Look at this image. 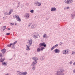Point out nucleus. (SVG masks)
I'll return each instance as SVG.
<instances>
[{
  "label": "nucleus",
  "instance_id": "1",
  "mask_svg": "<svg viewBox=\"0 0 75 75\" xmlns=\"http://www.w3.org/2000/svg\"><path fill=\"white\" fill-rule=\"evenodd\" d=\"M57 75H64L65 70L59 68L57 71Z\"/></svg>",
  "mask_w": 75,
  "mask_h": 75
},
{
  "label": "nucleus",
  "instance_id": "2",
  "mask_svg": "<svg viewBox=\"0 0 75 75\" xmlns=\"http://www.w3.org/2000/svg\"><path fill=\"white\" fill-rule=\"evenodd\" d=\"M32 59L34 60V61L33 62L32 64H31V66H33L34 65H35L37 64V60H38V58L37 57H34L32 58Z\"/></svg>",
  "mask_w": 75,
  "mask_h": 75
},
{
  "label": "nucleus",
  "instance_id": "3",
  "mask_svg": "<svg viewBox=\"0 0 75 75\" xmlns=\"http://www.w3.org/2000/svg\"><path fill=\"white\" fill-rule=\"evenodd\" d=\"M17 73L18 74V75L19 74V75H26L27 74V72L21 73V72H20V71H18Z\"/></svg>",
  "mask_w": 75,
  "mask_h": 75
},
{
  "label": "nucleus",
  "instance_id": "4",
  "mask_svg": "<svg viewBox=\"0 0 75 75\" xmlns=\"http://www.w3.org/2000/svg\"><path fill=\"white\" fill-rule=\"evenodd\" d=\"M34 4L35 6H41V3L38 2L37 1H36L35 2Z\"/></svg>",
  "mask_w": 75,
  "mask_h": 75
},
{
  "label": "nucleus",
  "instance_id": "5",
  "mask_svg": "<svg viewBox=\"0 0 75 75\" xmlns=\"http://www.w3.org/2000/svg\"><path fill=\"white\" fill-rule=\"evenodd\" d=\"M15 18L17 21H21V19L18 15H15Z\"/></svg>",
  "mask_w": 75,
  "mask_h": 75
},
{
  "label": "nucleus",
  "instance_id": "6",
  "mask_svg": "<svg viewBox=\"0 0 75 75\" xmlns=\"http://www.w3.org/2000/svg\"><path fill=\"white\" fill-rule=\"evenodd\" d=\"M33 36L35 38H38V33L35 32L33 33Z\"/></svg>",
  "mask_w": 75,
  "mask_h": 75
},
{
  "label": "nucleus",
  "instance_id": "7",
  "mask_svg": "<svg viewBox=\"0 0 75 75\" xmlns=\"http://www.w3.org/2000/svg\"><path fill=\"white\" fill-rule=\"evenodd\" d=\"M63 54H68V50H64L63 51Z\"/></svg>",
  "mask_w": 75,
  "mask_h": 75
},
{
  "label": "nucleus",
  "instance_id": "8",
  "mask_svg": "<svg viewBox=\"0 0 75 75\" xmlns=\"http://www.w3.org/2000/svg\"><path fill=\"white\" fill-rule=\"evenodd\" d=\"M71 1L72 0H65L64 2L66 4H71Z\"/></svg>",
  "mask_w": 75,
  "mask_h": 75
},
{
  "label": "nucleus",
  "instance_id": "9",
  "mask_svg": "<svg viewBox=\"0 0 75 75\" xmlns=\"http://www.w3.org/2000/svg\"><path fill=\"white\" fill-rule=\"evenodd\" d=\"M39 45L40 46H43L44 47H47L46 44H45V42L40 43Z\"/></svg>",
  "mask_w": 75,
  "mask_h": 75
},
{
  "label": "nucleus",
  "instance_id": "10",
  "mask_svg": "<svg viewBox=\"0 0 75 75\" xmlns=\"http://www.w3.org/2000/svg\"><path fill=\"white\" fill-rule=\"evenodd\" d=\"M28 43L29 44V45L31 46L32 45V43H33V40L30 39V40H28Z\"/></svg>",
  "mask_w": 75,
  "mask_h": 75
},
{
  "label": "nucleus",
  "instance_id": "11",
  "mask_svg": "<svg viewBox=\"0 0 75 75\" xmlns=\"http://www.w3.org/2000/svg\"><path fill=\"white\" fill-rule=\"evenodd\" d=\"M25 16L26 17V18H29V17H30V14L28 13H26L25 15Z\"/></svg>",
  "mask_w": 75,
  "mask_h": 75
},
{
  "label": "nucleus",
  "instance_id": "12",
  "mask_svg": "<svg viewBox=\"0 0 75 75\" xmlns=\"http://www.w3.org/2000/svg\"><path fill=\"white\" fill-rule=\"evenodd\" d=\"M57 10L56 8L55 7L52 8V7L51 8V11H55Z\"/></svg>",
  "mask_w": 75,
  "mask_h": 75
},
{
  "label": "nucleus",
  "instance_id": "13",
  "mask_svg": "<svg viewBox=\"0 0 75 75\" xmlns=\"http://www.w3.org/2000/svg\"><path fill=\"white\" fill-rule=\"evenodd\" d=\"M1 51L2 52L3 54H4V53H6V49H3L2 50H1Z\"/></svg>",
  "mask_w": 75,
  "mask_h": 75
},
{
  "label": "nucleus",
  "instance_id": "14",
  "mask_svg": "<svg viewBox=\"0 0 75 75\" xmlns=\"http://www.w3.org/2000/svg\"><path fill=\"white\" fill-rule=\"evenodd\" d=\"M30 45H29V46H28L27 45H26V49L27 51H28L30 50V48H29V47H30Z\"/></svg>",
  "mask_w": 75,
  "mask_h": 75
},
{
  "label": "nucleus",
  "instance_id": "15",
  "mask_svg": "<svg viewBox=\"0 0 75 75\" xmlns=\"http://www.w3.org/2000/svg\"><path fill=\"white\" fill-rule=\"evenodd\" d=\"M59 52H60V51L58 49H56L54 50L55 53H59Z\"/></svg>",
  "mask_w": 75,
  "mask_h": 75
},
{
  "label": "nucleus",
  "instance_id": "16",
  "mask_svg": "<svg viewBox=\"0 0 75 75\" xmlns=\"http://www.w3.org/2000/svg\"><path fill=\"white\" fill-rule=\"evenodd\" d=\"M35 27H36V25H33L31 26V29H34V28H35Z\"/></svg>",
  "mask_w": 75,
  "mask_h": 75
},
{
  "label": "nucleus",
  "instance_id": "17",
  "mask_svg": "<svg viewBox=\"0 0 75 75\" xmlns=\"http://www.w3.org/2000/svg\"><path fill=\"white\" fill-rule=\"evenodd\" d=\"M13 11V9H11L8 13V15H10Z\"/></svg>",
  "mask_w": 75,
  "mask_h": 75
},
{
  "label": "nucleus",
  "instance_id": "18",
  "mask_svg": "<svg viewBox=\"0 0 75 75\" xmlns=\"http://www.w3.org/2000/svg\"><path fill=\"white\" fill-rule=\"evenodd\" d=\"M44 57L43 56H41L40 58V60H41V61H42V60L44 59Z\"/></svg>",
  "mask_w": 75,
  "mask_h": 75
},
{
  "label": "nucleus",
  "instance_id": "19",
  "mask_svg": "<svg viewBox=\"0 0 75 75\" xmlns=\"http://www.w3.org/2000/svg\"><path fill=\"white\" fill-rule=\"evenodd\" d=\"M71 18H74V14L72 13L71 15Z\"/></svg>",
  "mask_w": 75,
  "mask_h": 75
},
{
  "label": "nucleus",
  "instance_id": "20",
  "mask_svg": "<svg viewBox=\"0 0 75 75\" xmlns=\"http://www.w3.org/2000/svg\"><path fill=\"white\" fill-rule=\"evenodd\" d=\"M5 60V59H2V58H1L0 59V61L1 62H3Z\"/></svg>",
  "mask_w": 75,
  "mask_h": 75
},
{
  "label": "nucleus",
  "instance_id": "21",
  "mask_svg": "<svg viewBox=\"0 0 75 75\" xmlns=\"http://www.w3.org/2000/svg\"><path fill=\"white\" fill-rule=\"evenodd\" d=\"M7 63H6V62H4L2 63V64L3 65H6Z\"/></svg>",
  "mask_w": 75,
  "mask_h": 75
},
{
  "label": "nucleus",
  "instance_id": "22",
  "mask_svg": "<svg viewBox=\"0 0 75 75\" xmlns=\"http://www.w3.org/2000/svg\"><path fill=\"white\" fill-rule=\"evenodd\" d=\"M11 45H12V44L11 43L10 45V44L8 45H7V47H11Z\"/></svg>",
  "mask_w": 75,
  "mask_h": 75
},
{
  "label": "nucleus",
  "instance_id": "23",
  "mask_svg": "<svg viewBox=\"0 0 75 75\" xmlns=\"http://www.w3.org/2000/svg\"><path fill=\"white\" fill-rule=\"evenodd\" d=\"M41 51V49L40 48H38L37 49V52H40Z\"/></svg>",
  "mask_w": 75,
  "mask_h": 75
},
{
  "label": "nucleus",
  "instance_id": "24",
  "mask_svg": "<svg viewBox=\"0 0 75 75\" xmlns=\"http://www.w3.org/2000/svg\"><path fill=\"white\" fill-rule=\"evenodd\" d=\"M17 42V41H16L15 42L13 43L12 45H14L16 44Z\"/></svg>",
  "mask_w": 75,
  "mask_h": 75
},
{
  "label": "nucleus",
  "instance_id": "25",
  "mask_svg": "<svg viewBox=\"0 0 75 75\" xmlns=\"http://www.w3.org/2000/svg\"><path fill=\"white\" fill-rule=\"evenodd\" d=\"M2 28L4 30H6V26H4L2 27Z\"/></svg>",
  "mask_w": 75,
  "mask_h": 75
},
{
  "label": "nucleus",
  "instance_id": "26",
  "mask_svg": "<svg viewBox=\"0 0 75 75\" xmlns=\"http://www.w3.org/2000/svg\"><path fill=\"white\" fill-rule=\"evenodd\" d=\"M45 37H47V35L44 34L43 35V38H45Z\"/></svg>",
  "mask_w": 75,
  "mask_h": 75
},
{
  "label": "nucleus",
  "instance_id": "27",
  "mask_svg": "<svg viewBox=\"0 0 75 75\" xmlns=\"http://www.w3.org/2000/svg\"><path fill=\"white\" fill-rule=\"evenodd\" d=\"M44 49V47H41L40 49V51H42Z\"/></svg>",
  "mask_w": 75,
  "mask_h": 75
},
{
  "label": "nucleus",
  "instance_id": "28",
  "mask_svg": "<svg viewBox=\"0 0 75 75\" xmlns=\"http://www.w3.org/2000/svg\"><path fill=\"white\" fill-rule=\"evenodd\" d=\"M32 66H33V70H34V69H35V66L33 65Z\"/></svg>",
  "mask_w": 75,
  "mask_h": 75
},
{
  "label": "nucleus",
  "instance_id": "29",
  "mask_svg": "<svg viewBox=\"0 0 75 75\" xmlns=\"http://www.w3.org/2000/svg\"><path fill=\"white\" fill-rule=\"evenodd\" d=\"M30 13H34V10H32L30 11Z\"/></svg>",
  "mask_w": 75,
  "mask_h": 75
},
{
  "label": "nucleus",
  "instance_id": "30",
  "mask_svg": "<svg viewBox=\"0 0 75 75\" xmlns=\"http://www.w3.org/2000/svg\"><path fill=\"white\" fill-rule=\"evenodd\" d=\"M58 44H56V45L54 46L53 47L55 48V47H58Z\"/></svg>",
  "mask_w": 75,
  "mask_h": 75
},
{
  "label": "nucleus",
  "instance_id": "31",
  "mask_svg": "<svg viewBox=\"0 0 75 75\" xmlns=\"http://www.w3.org/2000/svg\"><path fill=\"white\" fill-rule=\"evenodd\" d=\"M58 44H56V45L54 46L53 47L55 48V47H58Z\"/></svg>",
  "mask_w": 75,
  "mask_h": 75
},
{
  "label": "nucleus",
  "instance_id": "32",
  "mask_svg": "<svg viewBox=\"0 0 75 75\" xmlns=\"http://www.w3.org/2000/svg\"><path fill=\"white\" fill-rule=\"evenodd\" d=\"M54 48H55L54 47V46H53L52 48L51 49V51H52V50H53L54 49Z\"/></svg>",
  "mask_w": 75,
  "mask_h": 75
},
{
  "label": "nucleus",
  "instance_id": "33",
  "mask_svg": "<svg viewBox=\"0 0 75 75\" xmlns=\"http://www.w3.org/2000/svg\"><path fill=\"white\" fill-rule=\"evenodd\" d=\"M72 54L73 55H74V54H75V51H74L72 52Z\"/></svg>",
  "mask_w": 75,
  "mask_h": 75
},
{
  "label": "nucleus",
  "instance_id": "34",
  "mask_svg": "<svg viewBox=\"0 0 75 75\" xmlns=\"http://www.w3.org/2000/svg\"><path fill=\"white\" fill-rule=\"evenodd\" d=\"M10 33H6V35H10Z\"/></svg>",
  "mask_w": 75,
  "mask_h": 75
},
{
  "label": "nucleus",
  "instance_id": "35",
  "mask_svg": "<svg viewBox=\"0 0 75 75\" xmlns=\"http://www.w3.org/2000/svg\"><path fill=\"white\" fill-rule=\"evenodd\" d=\"M31 25V23H29V24L28 25V27H30V26Z\"/></svg>",
  "mask_w": 75,
  "mask_h": 75
},
{
  "label": "nucleus",
  "instance_id": "36",
  "mask_svg": "<svg viewBox=\"0 0 75 75\" xmlns=\"http://www.w3.org/2000/svg\"><path fill=\"white\" fill-rule=\"evenodd\" d=\"M12 45V48H15V47H14V45Z\"/></svg>",
  "mask_w": 75,
  "mask_h": 75
},
{
  "label": "nucleus",
  "instance_id": "37",
  "mask_svg": "<svg viewBox=\"0 0 75 75\" xmlns=\"http://www.w3.org/2000/svg\"><path fill=\"white\" fill-rule=\"evenodd\" d=\"M4 14L5 15H7V14H8V13L7 12H5V13H4Z\"/></svg>",
  "mask_w": 75,
  "mask_h": 75
},
{
  "label": "nucleus",
  "instance_id": "38",
  "mask_svg": "<svg viewBox=\"0 0 75 75\" xmlns=\"http://www.w3.org/2000/svg\"><path fill=\"white\" fill-rule=\"evenodd\" d=\"M4 30L2 28L1 29V31H4Z\"/></svg>",
  "mask_w": 75,
  "mask_h": 75
},
{
  "label": "nucleus",
  "instance_id": "39",
  "mask_svg": "<svg viewBox=\"0 0 75 75\" xmlns=\"http://www.w3.org/2000/svg\"><path fill=\"white\" fill-rule=\"evenodd\" d=\"M2 56V54L1 53H0V57H1Z\"/></svg>",
  "mask_w": 75,
  "mask_h": 75
},
{
  "label": "nucleus",
  "instance_id": "40",
  "mask_svg": "<svg viewBox=\"0 0 75 75\" xmlns=\"http://www.w3.org/2000/svg\"><path fill=\"white\" fill-rule=\"evenodd\" d=\"M72 61H71L70 62V64H72Z\"/></svg>",
  "mask_w": 75,
  "mask_h": 75
},
{
  "label": "nucleus",
  "instance_id": "41",
  "mask_svg": "<svg viewBox=\"0 0 75 75\" xmlns=\"http://www.w3.org/2000/svg\"><path fill=\"white\" fill-rule=\"evenodd\" d=\"M11 25H14V23H11Z\"/></svg>",
  "mask_w": 75,
  "mask_h": 75
},
{
  "label": "nucleus",
  "instance_id": "42",
  "mask_svg": "<svg viewBox=\"0 0 75 75\" xmlns=\"http://www.w3.org/2000/svg\"><path fill=\"white\" fill-rule=\"evenodd\" d=\"M67 9H69V7H67Z\"/></svg>",
  "mask_w": 75,
  "mask_h": 75
},
{
  "label": "nucleus",
  "instance_id": "43",
  "mask_svg": "<svg viewBox=\"0 0 75 75\" xmlns=\"http://www.w3.org/2000/svg\"><path fill=\"white\" fill-rule=\"evenodd\" d=\"M73 72L74 73H75V70H73Z\"/></svg>",
  "mask_w": 75,
  "mask_h": 75
},
{
  "label": "nucleus",
  "instance_id": "44",
  "mask_svg": "<svg viewBox=\"0 0 75 75\" xmlns=\"http://www.w3.org/2000/svg\"><path fill=\"white\" fill-rule=\"evenodd\" d=\"M75 65V62L73 63V65Z\"/></svg>",
  "mask_w": 75,
  "mask_h": 75
},
{
  "label": "nucleus",
  "instance_id": "45",
  "mask_svg": "<svg viewBox=\"0 0 75 75\" xmlns=\"http://www.w3.org/2000/svg\"><path fill=\"white\" fill-rule=\"evenodd\" d=\"M8 30H10V28H8Z\"/></svg>",
  "mask_w": 75,
  "mask_h": 75
},
{
  "label": "nucleus",
  "instance_id": "46",
  "mask_svg": "<svg viewBox=\"0 0 75 75\" xmlns=\"http://www.w3.org/2000/svg\"><path fill=\"white\" fill-rule=\"evenodd\" d=\"M5 75H9V74H6Z\"/></svg>",
  "mask_w": 75,
  "mask_h": 75
}]
</instances>
